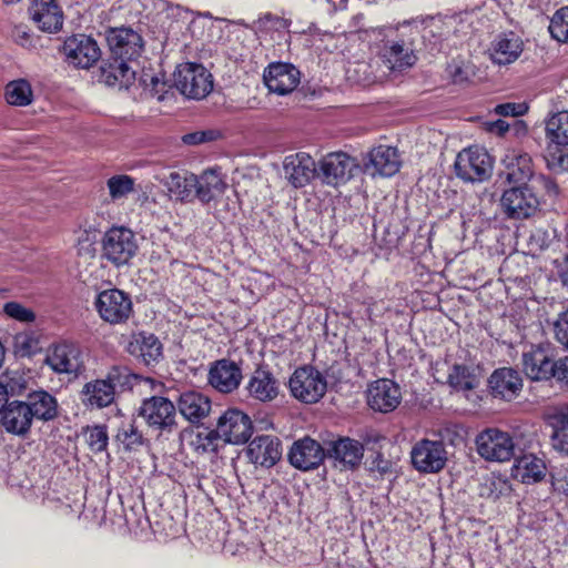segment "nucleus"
I'll use <instances>...</instances> for the list:
<instances>
[{
	"instance_id": "nucleus-36",
	"label": "nucleus",
	"mask_w": 568,
	"mask_h": 568,
	"mask_svg": "<svg viewBox=\"0 0 568 568\" xmlns=\"http://www.w3.org/2000/svg\"><path fill=\"white\" fill-rule=\"evenodd\" d=\"M195 197L206 204L221 196L227 184L217 170H205L201 175H196Z\"/></svg>"
},
{
	"instance_id": "nucleus-61",
	"label": "nucleus",
	"mask_w": 568,
	"mask_h": 568,
	"mask_svg": "<svg viewBox=\"0 0 568 568\" xmlns=\"http://www.w3.org/2000/svg\"><path fill=\"white\" fill-rule=\"evenodd\" d=\"M453 82L456 84L464 83L468 80V77L466 72L463 70L462 67H455L454 70L450 72Z\"/></svg>"
},
{
	"instance_id": "nucleus-40",
	"label": "nucleus",
	"mask_w": 568,
	"mask_h": 568,
	"mask_svg": "<svg viewBox=\"0 0 568 568\" xmlns=\"http://www.w3.org/2000/svg\"><path fill=\"white\" fill-rule=\"evenodd\" d=\"M114 438L116 443L122 445L124 452H135L141 448L145 442L134 419L122 422Z\"/></svg>"
},
{
	"instance_id": "nucleus-45",
	"label": "nucleus",
	"mask_w": 568,
	"mask_h": 568,
	"mask_svg": "<svg viewBox=\"0 0 568 568\" xmlns=\"http://www.w3.org/2000/svg\"><path fill=\"white\" fill-rule=\"evenodd\" d=\"M85 442L93 453H102L109 444L108 427L105 425H93L83 428Z\"/></svg>"
},
{
	"instance_id": "nucleus-27",
	"label": "nucleus",
	"mask_w": 568,
	"mask_h": 568,
	"mask_svg": "<svg viewBox=\"0 0 568 568\" xmlns=\"http://www.w3.org/2000/svg\"><path fill=\"white\" fill-rule=\"evenodd\" d=\"M402 393L399 386L390 379L374 382L367 392V403L376 412H393L400 403Z\"/></svg>"
},
{
	"instance_id": "nucleus-44",
	"label": "nucleus",
	"mask_w": 568,
	"mask_h": 568,
	"mask_svg": "<svg viewBox=\"0 0 568 568\" xmlns=\"http://www.w3.org/2000/svg\"><path fill=\"white\" fill-rule=\"evenodd\" d=\"M551 428L550 442L552 448L568 456V419L560 414L556 415L552 419Z\"/></svg>"
},
{
	"instance_id": "nucleus-58",
	"label": "nucleus",
	"mask_w": 568,
	"mask_h": 568,
	"mask_svg": "<svg viewBox=\"0 0 568 568\" xmlns=\"http://www.w3.org/2000/svg\"><path fill=\"white\" fill-rule=\"evenodd\" d=\"M209 139H210L209 133H206V132H194V133L185 134L183 136V142L186 144L195 145V144L203 143V142L207 141Z\"/></svg>"
},
{
	"instance_id": "nucleus-41",
	"label": "nucleus",
	"mask_w": 568,
	"mask_h": 568,
	"mask_svg": "<svg viewBox=\"0 0 568 568\" xmlns=\"http://www.w3.org/2000/svg\"><path fill=\"white\" fill-rule=\"evenodd\" d=\"M447 383L455 390H471L478 386V379L474 374L473 369L463 364L453 365Z\"/></svg>"
},
{
	"instance_id": "nucleus-47",
	"label": "nucleus",
	"mask_w": 568,
	"mask_h": 568,
	"mask_svg": "<svg viewBox=\"0 0 568 568\" xmlns=\"http://www.w3.org/2000/svg\"><path fill=\"white\" fill-rule=\"evenodd\" d=\"M135 180L126 174L113 175L108 182L109 194L112 200H120L134 191Z\"/></svg>"
},
{
	"instance_id": "nucleus-60",
	"label": "nucleus",
	"mask_w": 568,
	"mask_h": 568,
	"mask_svg": "<svg viewBox=\"0 0 568 568\" xmlns=\"http://www.w3.org/2000/svg\"><path fill=\"white\" fill-rule=\"evenodd\" d=\"M13 395L12 392H9L8 386L0 383V414L2 415L3 409L6 408L7 404H9V396Z\"/></svg>"
},
{
	"instance_id": "nucleus-55",
	"label": "nucleus",
	"mask_w": 568,
	"mask_h": 568,
	"mask_svg": "<svg viewBox=\"0 0 568 568\" xmlns=\"http://www.w3.org/2000/svg\"><path fill=\"white\" fill-rule=\"evenodd\" d=\"M554 371L552 378H556L557 382L568 388V356L556 361V368Z\"/></svg>"
},
{
	"instance_id": "nucleus-7",
	"label": "nucleus",
	"mask_w": 568,
	"mask_h": 568,
	"mask_svg": "<svg viewBox=\"0 0 568 568\" xmlns=\"http://www.w3.org/2000/svg\"><path fill=\"white\" fill-rule=\"evenodd\" d=\"M540 202L529 185H514L505 190L500 197V207L509 220H527L539 212Z\"/></svg>"
},
{
	"instance_id": "nucleus-31",
	"label": "nucleus",
	"mask_w": 568,
	"mask_h": 568,
	"mask_svg": "<svg viewBox=\"0 0 568 568\" xmlns=\"http://www.w3.org/2000/svg\"><path fill=\"white\" fill-rule=\"evenodd\" d=\"M176 409L191 424H199L209 416L212 403L209 396L197 390H186L176 398Z\"/></svg>"
},
{
	"instance_id": "nucleus-14",
	"label": "nucleus",
	"mask_w": 568,
	"mask_h": 568,
	"mask_svg": "<svg viewBox=\"0 0 568 568\" xmlns=\"http://www.w3.org/2000/svg\"><path fill=\"white\" fill-rule=\"evenodd\" d=\"M110 54L135 61L143 51V39L139 32L130 27L108 28L104 32Z\"/></svg>"
},
{
	"instance_id": "nucleus-29",
	"label": "nucleus",
	"mask_w": 568,
	"mask_h": 568,
	"mask_svg": "<svg viewBox=\"0 0 568 568\" xmlns=\"http://www.w3.org/2000/svg\"><path fill=\"white\" fill-rule=\"evenodd\" d=\"M130 63L125 59L110 54L109 58L103 59L101 62L99 81L109 87L118 85L119 88L128 89L135 79V71Z\"/></svg>"
},
{
	"instance_id": "nucleus-4",
	"label": "nucleus",
	"mask_w": 568,
	"mask_h": 568,
	"mask_svg": "<svg viewBox=\"0 0 568 568\" xmlns=\"http://www.w3.org/2000/svg\"><path fill=\"white\" fill-rule=\"evenodd\" d=\"M412 29L398 31L395 38L386 39L381 51V58L386 68L390 71H403L412 68L416 61L415 36Z\"/></svg>"
},
{
	"instance_id": "nucleus-54",
	"label": "nucleus",
	"mask_w": 568,
	"mask_h": 568,
	"mask_svg": "<svg viewBox=\"0 0 568 568\" xmlns=\"http://www.w3.org/2000/svg\"><path fill=\"white\" fill-rule=\"evenodd\" d=\"M371 471H376L382 476L390 474L393 470V463L386 458H384L382 453H377L376 456L371 462L369 466Z\"/></svg>"
},
{
	"instance_id": "nucleus-12",
	"label": "nucleus",
	"mask_w": 568,
	"mask_h": 568,
	"mask_svg": "<svg viewBox=\"0 0 568 568\" xmlns=\"http://www.w3.org/2000/svg\"><path fill=\"white\" fill-rule=\"evenodd\" d=\"M556 349L550 343L532 345L523 354V367L527 377L532 381H549L556 368Z\"/></svg>"
},
{
	"instance_id": "nucleus-33",
	"label": "nucleus",
	"mask_w": 568,
	"mask_h": 568,
	"mask_svg": "<svg viewBox=\"0 0 568 568\" xmlns=\"http://www.w3.org/2000/svg\"><path fill=\"white\" fill-rule=\"evenodd\" d=\"M505 171L503 174L510 184L527 185L534 175L531 156L519 150L509 151L503 159Z\"/></svg>"
},
{
	"instance_id": "nucleus-52",
	"label": "nucleus",
	"mask_w": 568,
	"mask_h": 568,
	"mask_svg": "<svg viewBox=\"0 0 568 568\" xmlns=\"http://www.w3.org/2000/svg\"><path fill=\"white\" fill-rule=\"evenodd\" d=\"M507 488V483L500 478H486L480 487V496L493 500H497Z\"/></svg>"
},
{
	"instance_id": "nucleus-39",
	"label": "nucleus",
	"mask_w": 568,
	"mask_h": 568,
	"mask_svg": "<svg viewBox=\"0 0 568 568\" xmlns=\"http://www.w3.org/2000/svg\"><path fill=\"white\" fill-rule=\"evenodd\" d=\"M513 474L525 484H532L544 479L546 466L542 459L534 455H525L516 460Z\"/></svg>"
},
{
	"instance_id": "nucleus-1",
	"label": "nucleus",
	"mask_w": 568,
	"mask_h": 568,
	"mask_svg": "<svg viewBox=\"0 0 568 568\" xmlns=\"http://www.w3.org/2000/svg\"><path fill=\"white\" fill-rule=\"evenodd\" d=\"M547 164L551 170H568V111L554 113L546 120Z\"/></svg>"
},
{
	"instance_id": "nucleus-3",
	"label": "nucleus",
	"mask_w": 568,
	"mask_h": 568,
	"mask_svg": "<svg viewBox=\"0 0 568 568\" xmlns=\"http://www.w3.org/2000/svg\"><path fill=\"white\" fill-rule=\"evenodd\" d=\"M139 416L160 435L172 434L179 428L176 405L164 396H151L143 399L139 408Z\"/></svg>"
},
{
	"instance_id": "nucleus-25",
	"label": "nucleus",
	"mask_w": 568,
	"mask_h": 568,
	"mask_svg": "<svg viewBox=\"0 0 568 568\" xmlns=\"http://www.w3.org/2000/svg\"><path fill=\"white\" fill-rule=\"evenodd\" d=\"M523 385L520 373L513 367L497 368L488 378V388L493 397L508 402L520 394Z\"/></svg>"
},
{
	"instance_id": "nucleus-63",
	"label": "nucleus",
	"mask_w": 568,
	"mask_h": 568,
	"mask_svg": "<svg viewBox=\"0 0 568 568\" xmlns=\"http://www.w3.org/2000/svg\"><path fill=\"white\" fill-rule=\"evenodd\" d=\"M362 20H364V16L362 13L359 14H356L352 18V21H351V30L349 32H361V31H366L365 29H363V27L361 26V22Z\"/></svg>"
},
{
	"instance_id": "nucleus-6",
	"label": "nucleus",
	"mask_w": 568,
	"mask_h": 568,
	"mask_svg": "<svg viewBox=\"0 0 568 568\" xmlns=\"http://www.w3.org/2000/svg\"><path fill=\"white\" fill-rule=\"evenodd\" d=\"M134 233L124 226H114L102 239V257L115 266L126 265L138 252Z\"/></svg>"
},
{
	"instance_id": "nucleus-30",
	"label": "nucleus",
	"mask_w": 568,
	"mask_h": 568,
	"mask_svg": "<svg viewBox=\"0 0 568 568\" xmlns=\"http://www.w3.org/2000/svg\"><path fill=\"white\" fill-rule=\"evenodd\" d=\"M33 418L26 400H11L1 415L0 423L9 434L26 437L32 426Z\"/></svg>"
},
{
	"instance_id": "nucleus-48",
	"label": "nucleus",
	"mask_w": 568,
	"mask_h": 568,
	"mask_svg": "<svg viewBox=\"0 0 568 568\" xmlns=\"http://www.w3.org/2000/svg\"><path fill=\"white\" fill-rule=\"evenodd\" d=\"M449 30L439 18H432L426 22L423 30V39L433 44V49L440 47L442 42L447 39Z\"/></svg>"
},
{
	"instance_id": "nucleus-51",
	"label": "nucleus",
	"mask_w": 568,
	"mask_h": 568,
	"mask_svg": "<svg viewBox=\"0 0 568 568\" xmlns=\"http://www.w3.org/2000/svg\"><path fill=\"white\" fill-rule=\"evenodd\" d=\"M3 312L11 318L19 322L31 323L36 320V314L32 310L24 307L18 302H8L3 306Z\"/></svg>"
},
{
	"instance_id": "nucleus-35",
	"label": "nucleus",
	"mask_w": 568,
	"mask_h": 568,
	"mask_svg": "<svg viewBox=\"0 0 568 568\" xmlns=\"http://www.w3.org/2000/svg\"><path fill=\"white\" fill-rule=\"evenodd\" d=\"M524 42L515 32L498 34L491 43L490 58L494 63L506 65L515 62L521 54Z\"/></svg>"
},
{
	"instance_id": "nucleus-37",
	"label": "nucleus",
	"mask_w": 568,
	"mask_h": 568,
	"mask_svg": "<svg viewBox=\"0 0 568 568\" xmlns=\"http://www.w3.org/2000/svg\"><path fill=\"white\" fill-rule=\"evenodd\" d=\"M26 403L33 419L50 422L59 415L57 398L45 390H36L28 394Z\"/></svg>"
},
{
	"instance_id": "nucleus-57",
	"label": "nucleus",
	"mask_w": 568,
	"mask_h": 568,
	"mask_svg": "<svg viewBox=\"0 0 568 568\" xmlns=\"http://www.w3.org/2000/svg\"><path fill=\"white\" fill-rule=\"evenodd\" d=\"M539 181H540L544 190L546 191V193L549 196H557L558 195L559 186H558L557 182L552 178L547 176V175H540L539 176Z\"/></svg>"
},
{
	"instance_id": "nucleus-56",
	"label": "nucleus",
	"mask_w": 568,
	"mask_h": 568,
	"mask_svg": "<svg viewBox=\"0 0 568 568\" xmlns=\"http://www.w3.org/2000/svg\"><path fill=\"white\" fill-rule=\"evenodd\" d=\"M555 265L558 277L562 285L568 288V254H566L561 260H556Z\"/></svg>"
},
{
	"instance_id": "nucleus-8",
	"label": "nucleus",
	"mask_w": 568,
	"mask_h": 568,
	"mask_svg": "<svg viewBox=\"0 0 568 568\" xmlns=\"http://www.w3.org/2000/svg\"><path fill=\"white\" fill-rule=\"evenodd\" d=\"M288 387L294 398L305 404H315L325 395L327 382L320 371L306 365L294 371Z\"/></svg>"
},
{
	"instance_id": "nucleus-26",
	"label": "nucleus",
	"mask_w": 568,
	"mask_h": 568,
	"mask_svg": "<svg viewBox=\"0 0 568 568\" xmlns=\"http://www.w3.org/2000/svg\"><path fill=\"white\" fill-rule=\"evenodd\" d=\"M364 172L375 176H393L399 171L400 160L396 148L379 145L374 148L364 161Z\"/></svg>"
},
{
	"instance_id": "nucleus-59",
	"label": "nucleus",
	"mask_w": 568,
	"mask_h": 568,
	"mask_svg": "<svg viewBox=\"0 0 568 568\" xmlns=\"http://www.w3.org/2000/svg\"><path fill=\"white\" fill-rule=\"evenodd\" d=\"M517 108H518V105L515 103H504V104H498L496 106L495 111L499 115L516 116V115L520 114V112L517 111Z\"/></svg>"
},
{
	"instance_id": "nucleus-19",
	"label": "nucleus",
	"mask_w": 568,
	"mask_h": 568,
	"mask_svg": "<svg viewBox=\"0 0 568 568\" xmlns=\"http://www.w3.org/2000/svg\"><path fill=\"white\" fill-rule=\"evenodd\" d=\"M414 467L423 473H437L445 467L446 452L442 442L423 439L412 450Z\"/></svg>"
},
{
	"instance_id": "nucleus-20",
	"label": "nucleus",
	"mask_w": 568,
	"mask_h": 568,
	"mask_svg": "<svg viewBox=\"0 0 568 568\" xmlns=\"http://www.w3.org/2000/svg\"><path fill=\"white\" fill-rule=\"evenodd\" d=\"M243 378L241 366L229 358L213 362L207 374L209 384L220 393L236 390Z\"/></svg>"
},
{
	"instance_id": "nucleus-11",
	"label": "nucleus",
	"mask_w": 568,
	"mask_h": 568,
	"mask_svg": "<svg viewBox=\"0 0 568 568\" xmlns=\"http://www.w3.org/2000/svg\"><path fill=\"white\" fill-rule=\"evenodd\" d=\"M478 454L489 462L510 460L515 453V444L511 436L496 428H488L476 437Z\"/></svg>"
},
{
	"instance_id": "nucleus-43",
	"label": "nucleus",
	"mask_w": 568,
	"mask_h": 568,
	"mask_svg": "<svg viewBox=\"0 0 568 568\" xmlns=\"http://www.w3.org/2000/svg\"><path fill=\"white\" fill-rule=\"evenodd\" d=\"M104 378L116 392V387L122 390L132 389L141 376L132 373L126 366L113 365L108 369Z\"/></svg>"
},
{
	"instance_id": "nucleus-24",
	"label": "nucleus",
	"mask_w": 568,
	"mask_h": 568,
	"mask_svg": "<svg viewBox=\"0 0 568 568\" xmlns=\"http://www.w3.org/2000/svg\"><path fill=\"white\" fill-rule=\"evenodd\" d=\"M248 460L264 468L273 467L282 457V443L273 435L256 436L247 446Z\"/></svg>"
},
{
	"instance_id": "nucleus-22",
	"label": "nucleus",
	"mask_w": 568,
	"mask_h": 568,
	"mask_svg": "<svg viewBox=\"0 0 568 568\" xmlns=\"http://www.w3.org/2000/svg\"><path fill=\"white\" fill-rule=\"evenodd\" d=\"M286 180L295 189L307 185L313 179H317V164L307 153L298 152L287 155L283 162Z\"/></svg>"
},
{
	"instance_id": "nucleus-46",
	"label": "nucleus",
	"mask_w": 568,
	"mask_h": 568,
	"mask_svg": "<svg viewBox=\"0 0 568 568\" xmlns=\"http://www.w3.org/2000/svg\"><path fill=\"white\" fill-rule=\"evenodd\" d=\"M548 30L552 39L568 43V6L556 10L550 19Z\"/></svg>"
},
{
	"instance_id": "nucleus-2",
	"label": "nucleus",
	"mask_w": 568,
	"mask_h": 568,
	"mask_svg": "<svg viewBox=\"0 0 568 568\" xmlns=\"http://www.w3.org/2000/svg\"><path fill=\"white\" fill-rule=\"evenodd\" d=\"M494 159L483 148L469 146L462 150L455 160L454 172L464 182L481 183L493 175Z\"/></svg>"
},
{
	"instance_id": "nucleus-23",
	"label": "nucleus",
	"mask_w": 568,
	"mask_h": 568,
	"mask_svg": "<svg viewBox=\"0 0 568 568\" xmlns=\"http://www.w3.org/2000/svg\"><path fill=\"white\" fill-rule=\"evenodd\" d=\"M126 352L145 366H155L163 358L162 343L154 334L146 332L133 334Z\"/></svg>"
},
{
	"instance_id": "nucleus-38",
	"label": "nucleus",
	"mask_w": 568,
	"mask_h": 568,
	"mask_svg": "<svg viewBox=\"0 0 568 568\" xmlns=\"http://www.w3.org/2000/svg\"><path fill=\"white\" fill-rule=\"evenodd\" d=\"M196 175L193 173L181 174L171 172L164 181L169 192L182 202H189L195 196Z\"/></svg>"
},
{
	"instance_id": "nucleus-16",
	"label": "nucleus",
	"mask_w": 568,
	"mask_h": 568,
	"mask_svg": "<svg viewBox=\"0 0 568 568\" xmlns=\"http://www.w3.org/2000/svg\"><path fill=\"white\" fill-rule=\"evenodd\" d=\"M217 429L223 436L224 443L244 444L253 434L251 418L237 408L226 409L217 419Z\"/></svg>"
},
{
	"instance_id": "nucleus-17",
	"label": "nucleus",
	"mask_w": 568,
	"mask_h": 568,
	"mask_svg": "<svg viewBox=\"0 0 568 568\" xmlns=\"http://www.w3.org/2000/svg\"><path fill=\"white\" fill-rule=\"evenodd\" d=\"M62 50L71 64L82 69H89L101 57L97 41L85 34L69 37L64 41Z\"/></svg>"
},
{
	"instance_id": "nucleus-18",
	"label": "nucleus",
	"mask_w": 568,
	"mask_h": 568,
	"mask_svg": "<svg viewBox=\"0 0 568 568\" xmlns=\"http://www.w3.org/2000/svg\"><path fill=\"white\" fill-rule=\"evenodd\" d=\"M325 458L326 448L310 436L294 442L288 452L290 464L303 471L317 468Z\"/></svg>"
},
{
	"instance_id": "nucleus-10",
	"label": "nucleus",
	"mask_w": 568,
	"mask_h": 568,
	"mask_svg": "<svg viewBox=\"0 0 568 568\" xmlns=\"http://www.w3.org/2000/svg\"><path fill=\"white\" fill-rule=\"evenodd\" d=\"M357 168L356 160L345 152L328 153L317 164V179L323 184L337 186L351 180Z\"/></svg>"
},
{
	"instance_id": "nucleus-28",
	"label": "nucleus",
	"mask_w": 568,
	"mask_h": 568,
	"mask_svg": "<svg viewBox=\"0 0 568 568\" xmlns=\"http://www.w3.org/2000/svg\"><path fill=\"white\" fill-rule=\"evenodd\" d=\"M245 388L253 399L268 403L278 396L281 383L266 366H258L251 374Z\"/></svg>"
},
{
	"instance_id": "nucleus-34",
	"label": "nucleus",
	"mask_w": 568,
	"mask_h": 568,
	"mask_svg": "<svg viewBox=\"0 0 568 568\" xmlns=\"http://www.w3.org/2000/svg\"><path fill=\"white\" fill-rule=\"evenodd\" d=\"M115 390L105 378H97L85 383L80 392L81 403L90 409H102L115 400Z\"/></svg>"
},
{
	"instance_id": "nucleus-21",
	"label": "nucleus",
	"mask_w": 568,
	"mask_h": 568,
	"mask_svg": "<svg viewBox=\"0 0 568 568\" xmlns=\"http://www.w3.org/2000/svg\"><path fill=\"white\" fill-rule=\"evenodd\" d=\"M300 75V71L293 64L275 62L265 69L263 80L270 92L286 95L298 85Z\"/></svg>"
},
{
	"instance_id": "nucleus-32",
	"label": "nucleus",
	"mask_w": 568,
	"mask_h": 568,
	"mask_svg": "<svg viewBox=\"0 0 568 568\" xmlns=\"http://www.w3.org/2000/svg\"><path fill=\"white\" fill-rule=\"evenodd\" d=\"M30 14L38 28L44 32H58L63 26V12L55 0H34Z\"/></svg>"
},
{
	"instance_id": "nucleus-62",
	"label": "nucleus",
	"mask_w": 568,
	"mask_h": 568,
	"mask_svg": "<svg viewBox=\"0 0 568 568\" xmlns=\"http://www.w3.org/2000/svg\"><path fill=\"white\" fill-rule=\"evenodd\" d=\"M509 129V125L504 120H497L491 123L490 131L496 132L498 135H504Z\"/></svg>"
},
{
	"instance_id": "nucleus-42",
	"label": "nucleus",
	"mask_w": 568,
	"mask_h": 568,
	"mask_svg": "<svg viewBox=\"0 0 568 568\" xmlns=\"http://www.w3.org/2000/svg\"><path fill=\"white\" fill-rule=\"evenodd\" d=\"M4 95L9 104L26 106L32 102L33 92L27 80L19 79L7 84Z\"/></svg>"
},
{
	"instance_id": "nucleus-13",
	"label": "nucleus",
	"mask_w": 568,
	"mask_h": 568,
	"mask_svg": "<svg viewBox=\"0 0 568 568\" xmlns=\"http://www.w3.org/2000/svg\"><path fill=\"white\" fill-rule=\"evenodd\" d=\"M94 304L100 317L110 324L125 323L132 314L130 296L118 288L102 291Z\"/></svg>"
},
{
	"instance_id": "nucleus-64",
	"label": "nucleus",
	"mask_w": 568,
	"mask_h": 568,
	"mask_svg": "<svg viewBox=\"0 0 568 568\" xmlns=\"http://www.w3.org/2000/svg\"><path fill=\"white\" fill-rule=\"evenodd\" d=\"M14 37L17 42L21 45H27L29 43L30 37L29 33L24 30L17 29Z\"/></svg>"
},
{
	"instance_id": "nucleus-5",
	"label": "nucleus",
	"mask_w": 568,
	"mask_h": 568,
	"mask_svg": "<svg viewBox=\"0 0 568 568\" xmlns=\"http://www.w3.org/2000/svg\"><path fill=\"white\" fill-rule=\"evenodd\" d=\"M174 87L189 99L201 100L213 90V77L202 64L186 62L173 73Z\"/></svg>"
},
{
	"instance_id": "nucleus-53",
	"label": "nucleus",
	"mask_w": 568,
	"mask_h": 568,
	"mask_svg": "<svg viewBox=\"0 0 568 568\" xmlns=\"http://www.w3.org/2000/svg\"><path fill=\"white\" fill-rule=\"evenodd\" d=\"M552 332L555 339L568 349V308L559 313L558 317L552 323Z\"/></svg>"
},
{
	"instance_id": "nucleus-15",
	"label": "nucleus",
	"mask_w": 568,
	"mask_h": 568,
	"mask_svg": "<svg viewBox=\"0 0 568 568\" xmlns=\"http://www.w3.org/2000/svg\"><path fill=\"white\" fill-rule=\"evenodd\" d=\"M364 452V443L351 437H338L327 444L326 457L341 470H355L362 464Z\"/></svg>"
},
{
	"instance_id": "nucleus-9",
	"label": "nucleus",
	"mask_w": 568,
	"mask_h": 568,
	"mask_svg": "<svg viewBox=\"0 0 568 568\" xmlns=\"http://www.w3.org/2000/svg\"><path fill=\"white\" fill-rule=\"evenodd\" d=\"M45 364L57 374L78 377L84 369L83 353L78 344L61 342L48 349Z\"/></svg>"
},
{
	"instance_id": "nucleus-50",
	"label": "nucleus",
	"mask_w": 568,
	"mask_h": 568,
	"mask_svg": "<svg viewBox=\"0 0 568 568\" xmlns=\"http://www.w3.org/2000/svg\"><path fill=\"white\" fill-rule=\"evenodd\" d=\"M552 242L550 233L546 229H535L527 240V247L531 255H537L547 250Z\"/></svg>"
},
{
	"instance_id": "nucleus-49",
	"label": "nucleus",
	"mask_w": 568,
	"mask_h": 568,
	"mask_svg": "<svg viewBox=\"0 0 568 568\" xmlns=\"http://www.w3.org/2000/svg\"><path fill=\"white\" fill-rule=\"evenodd\" d=\"M220 429H213L207 432L197 433L193 445L195 450L201 454L216 453L219 450V440L223 439Z\"/></svg>"
}]
</instances>
